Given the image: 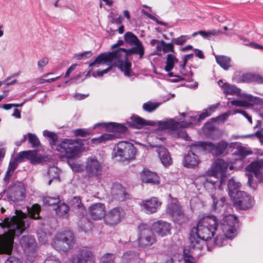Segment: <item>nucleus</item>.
<instances>
[{
    "label": "nucleus",
    "mask_w": 263,
    "mask_h": 263,
    "mask_svg": "<svg viewBox=\"0 0 263 263\" xmlns=\"http://www.w3.org/2000/svg\"><path fill=\"white\" fill-rule=\"evenodd\" d=\"M43 135L49 138V142L51 148L63 154L64 157L72 158L76 156L80 151L78 143L74 140L66 138L57 144L58 136L56 133L45 130Z\"/></svg>",
    "instance_id": "3"
},
{
    "label": "nucleus",
    "mask_w": 263,
    "mask_h": 263,
    "mask_svg": "<svg viewBox=\"0 0 263 263\" xmlns=\"http://www.w3.org/2000/svg\"><path fill=\"white\" fill-rule=\"evenodd\" d=\"M48 63V59L47 57L43 58L41 60L38 61L37 65L39 69L43 70V68Z\"/></svg>",
    "instance_id": "58"
},
{
    "label": "nucleus",
    "mask_w": 263,
    "mask_h": 263,
    "mask_svg": "<svg viewBox=\"0 0 263 263\" xmlns=\"http://www.w3.org/2000/svg\"><path fill=\"white\" fill-rule=\"evenodd\" d=\"M246 170L251 173L248 175V184L255 190L257 187V183L254 181V177H255L259 182H263V173L261 172L260 161L251 162L246 166Z\"/></svg>",
    "instance_id": "11"
},
{
    "label": "nucleus",
    "mask_w": 263,
    "mask_h": 263,
    "mask_svg": "<svg viewBox=\"0 0 263 263\" xmlns=\"http://www.w3.org/2000/svg\"><path fill=\"white\" fill-rule=\"evenodd\" d=\"M41 210V206L35 204L28 211L30 217L20 211V214L6 217L0 223V226L4 230V234L0 235V254H11L14 238L20 236L30 227L31 219L40 218Z\"/></svg>",
    "instance_id": "1"
},
{
    "label": "nucleus",
    "mask_w": 263,
    "mask_h": 263,
    "mask_svg": "<svg viewBox=\"0 0 263 263\" xmlns=\"http://www.w3.org/2000/svg\"><path fill=\"white\" fill-rule=\"evenodd\" d=\"M190 39V37L188 35H183L177 38H173L171 40L174 45L181 46L184 45Z\"/></svg>",
    "instance_id": "48"
},
{
    "label": "nucleus",
    "mask_w": 263,
    "mask_h": 263,
    "mask_svg": "<svg viewBox=\"0 0 263 263\" xmlns=\"http://www.w3.org/2000/svg\"><path fill=\"white\" fill-rule=\"evenodd\" d=\"M218 233L217 234L216 236L214 238V245L217 247H221L223 246V241L226 239V237L222 233L221 234L220 231H217Z\"/></svg>",
    "instance_id": "51"
},
{
    "label": "nucleus",
    "mask_w": 263,
    "mask_h": 263,
    "mask_svg": "<svg viewBox=\"0 0 263 263\" xmlns=\"http://www.w3.org/2000/svg\"><path fill=\"white\" fill-rule=\"evenodd\" d=\"M102 167L95 157H89L86 164V173L89 178L99 177L102 174Z\"/></svg>",
    "instance_id": "15"
},
{
    "label": "nucleus",
    "mask_w": 263,
    "mask_h": 263,
    "mask_svg": "<svg viewBox=\"0 0 263 263\" xmlns=\"http://www.w3.org/2000/svg\"><path fill=\"white\" fill-rule=\"evenodd\" d=\"M77 258V263H95L91 252L86 248L80 250Z\"/></svg>",
    "instance_id": "26"
},
{
    "label": "nucleus",
    "mask_w": 263,
    "mask_h": 263,
    "mask_svg": "<svg viewBox=\"0 0 263 263\" xmlns=\"http://www.w3.org/2000/svg\"><path fill=\"white\" fill-rule=\"evenodd\" d=\"M69 204L73 208H80L83 206L81 199L80 196H74L70 201Z\"/></svg>",
    "instance_id": "52"
},
{
    "label": "nucleus",
    "mask_w": 263,
    "mask_h": 263,
    "mask_svg": "<svg viewBox=\"0 0 263 263\" xmlns=\"http://www.w3.org/2000/svg\"><path fill=\"white\" fill-rule=\"evenodd\" d=\"M132 122H127V124L129 127L135 129H140L145 126H154L156 124L155 121H146L139 116H133L130 117Z\"/></svg>",
    "instance_id": "23"
},
{
    "label": "nucleus",
    "mask_w": 263,
    "mask_h": 263,
    "mask_svg": "<svg viewBox=\"0 0 263 263\" xmlns=\"http://www.w3.org/2000/svg\"><path fill=\"white\" fill-rule=\"evenodd\" d=\"M28 141L33 148L37 147L41 145L40 140L34 134L28 133Z\"/></svg>",
    "instance_id": "46"
},
{
    "label": "nucleus",
    "mask_w": 263,
    "mask_h": 263,
    "mask_svg": "<svg viewBox=\"0 0 263 263\" xmlns=\"http://www.w3.org/2000/svg\"><path fill=\"white\" fill-rule=\"evenodd\" d=\"M160 105V103L157 102H147L143 104V109L148 112H152L156 110Z\"/></svg>",
    "instance_id": "43"
},
{
    "label": "nucleus",
    "mask_w": 263,
    "mask_h": 263,
    "mask_svg": "<svg viewBox=\"0 0 263 263\" xmlns=\"http://www.w3.org/2000/svg\"><path fill=\"white\" fill-rule=\"evenodd\" d=\"M134 45L135 46L130 49L122 48L121 50L125 53L126 58L130 55L137 54L139 55V59H141L144 54V48L141 41Z\"/></svg>",
    "instance_id": "27"
},
{
    "label": "nucleus",
    "mask_w": 263,
    "mask_h": 263,
    "mask_svg": "<svg viewBox=\"0 0 263 263\" xmlns=\"http://www.w3.org/2000/svg\"><path fill=\"white\" fill-rule=\"evenodd\" d=\"M74 244L73 234L70 231H66L56 235L51 243L52 246L58 251L67 252Z\"/></svg>",
    "instance_id": "8"
},
{
    "label": "nucleus",
    "mask_w": 263,
    "mask_h": 263,
    "mask_svg": "<svg viewBox=\"0 0 263 263\" xmlns=\"http://www.w3.org/2000/svg\"><path fill=\"white\" fill-rule=\"evenodd\" d=\"M22 161L18 158L17 155L14 158L13 161H10L9 166L8 167V170L14 172L15 169L17 168L18 163L21 162Z\"/></svg>",
    "instance_id": "54"
},
{
    "label": "nucleus",
    "mask_w": 263,
    "mask_h": 263,
    "mask_svg": "<svg viewBox=\"0 0 263 263\" xmlns=\"http://www.w3.org/2000/svg\"><path fill=\"white\" fill-rule=\"evenodd\" d=\"M105 63L111 64L109 52H104L98 55L94 60L89 62V66H98L100 64Z\"/></svg>",
    "instance_id": "31"
},
{
    "label": "nucleus",
    "mask_w": 263,
    "mask_h": 263,
    "mask_svg": "<svg viewBox=\"0 0 263 263\" xmlns=\"http://www.w3.org/2000/svg\"><path fill=\"white\" fill-rule=\"evenodd\" d=\"M200 160L198 156L193 152H189L184 156L182 163L184 167L187 168H194L197 166Z\"/></svg>",
    "instance_id": "24"
},
{
    "label": "nucleus",
    "mask_w": 263,
    "mask_h": 263,
    "mask_svg": "<svg viewBox=\"0 0 263 263\" xmlns=\"http://www.w3.org/2000/svg\"><path fill=\"white\" fill-rule=\"evenodd\" d=\"M251 151L247 150L246 147L241 145L237 146L235 151L234 153V154L240 156V158H243L246 156L251 154Z\"/></svg>",
    "instance_id": "45"
},
{
    "label": "nucleus",
    "mask_w": 263,
    "mask_h": 263,
    "mask_svg": "<svg viewBox=\"0 0 263 263\" xmlns=\"http://www.w3.org/2000/svg\"><path fill=\"white\" fill-rule=\"evenodd\" d=\"M228 146V143L223 141L216 143L208 142V153H211L214 156L217 157L223 154Z\"/></svg>",
    "instance_id": "22"
},
{
    "label": "nucleus",
    "mask_w": 263,
    "mask_h": 263,
    "mask_svg": "<svg viewBox=\"0 0 263 263\" xmlns=\"http://www.w3.org/2000/svg\"><path fill=\"white\" fill-rule=\"evenodd\" d=\"M114 152V157H119V161L124 162L135 158L136 149L132 143L121 141L115 146Z\"/></svg>",
    "instance_id": "7"
},
{
    "label": "nucleus",
    "mask_w": 263,
    "mask_h": 263,
    "mask_svg": "<svg viewBox=\"0 0 263 263\" xmlns=\"http://www.w3.org/2000/svg\"><path fill=\"white\" fill-rule=\"evenodd\" d=\"M166 212L176 220L180 221L183 218V213L181 207L176 203H171L167 205Z\"/></svg>",
    "instance_id": "25"
},
{
    "label": "nucleus",
    "mask_w": 263,
    "mask_h": 263,
    "mask_svg": "<svg viewBox=\"0 0 263 263\" xmlns=\"http://www.w3.org/2000/svg\"><path fill=\"white\" fill-rule=\"evenodd\" d=\"M105 129L111 134H104L98 138H94L91 139L92 143H101L112 140L120 137L121 134H125L127 131V127L124 124H120L116 122H102L98 123L94 125L93 129L97 128Z\"/></svg>",
    "instance_id": "4"
},
{
    "label": "nucleus",
    "mask_w": 263,
    "mask_h": 263,
    "mask_svg": "<svg viewBox=\"0 0 263 263\" xmlns=\"http://www.w3.org/2000/svg\"><path fill=\"white\" fill-rule=\"evenodd\" d=\"M218 175H214L213 176L208 177L206 179L204 182V186L205 187H210L211 189H216V184L218 181V178L217 176Z\"/></svg>",
    "instance_id": "41"
},
{
    "label": "nucleus",
    "mask_w": 263,
    "mask_h": 263,
    "mask_svg": "<svg viewBox=\"0 0 263 263\" xmlns=\"http://www.w3.org/2000/svg\"><path fill=\"white\" fill-rule=\"evenodd\" d=\"M36 151L31 150L23 151L20 152L17 155L21 161L24 159H27L29 160L32 164H33V162L35 161V158H36Z\"/></svg>",
    "instance_id": "36"
},
{
    "label": "nucleus",
    "mask_w": 263,
    "mask_h": 263,
    "mask_svg": "<svg viewBox=\"0 0 263 263\" xmlns=\"http://www.w3.org/2000/svg\"><path fill=\"white\" fill-rule=\"evenodd\" d=\"M93 132L88 129L79 128L74 130V134L77 137H86L87 136L91 135Z\"/></svg>",
    "instance_id": "49"
},
{
    "label": "nucleus",
    "mask_w": 263,
    "mask_h": 263,
    "mask_svg": "<svg viewBox=\"0 0 263 263\" xmlns=\"http://www.w3.org/2000/svg\"><path fill=\"white\" fill-rule=\"evenodd\" d=\"M77 66V64H73L67 69L65 74V78H67L69 76L70 74L76 68Z\"/></svg>",
    "instance_id": "64"
},
{
    "label": "nucleus",
    "mask_w": 263,
    "mask_h": 263,
    "mask_svg": "<svg viewBox=\"0 0 263 263\" xmlns=\"http://www.w3.org/2000/svg\"><path fill=\"white\" fill-rule=\"evenodd\" d=\"M218 84L221 87L223 92L226 95H238L240 93V89L239 88L229 83H224L222 80H219Z\"/></svg>",
    "instance_id": "29"
},
{
    "label": "nucleus",
    "mask_w": 263,
    "mask_h": 263,
    "mask_svg": "<svg viewBox=\"0 0 263 263\" xmlns=\"http://www.w3.org/2000/svg\"><path fill=\"white\" fill-rule=\"evenodd\" d=\"M144 14L149 18L152 20L153 21H155L157 24L163 26H167V24L165 22H162L160 20H159L158 18H157L155 16H153L151 13H148L147 11H143Z\"/></svg>",
    "instance_id": "57"
},
{
    "label": "nucleus",
    "mask_w": 263,
    "mask_h": 263,
    "mask_svg": "<svg viewBox=\"0 0 263 263\" xmlns=\"http://www.w3.org/2000/svg\"><path fill=\"white\" fill-rule=\"evenodd\" d=\"M188 118H189L188 119L189 120V124H197L198 123L200 122L199 121H198V115L196 116H189Z\"/></svg>",
    "instance_id": "61"
},
{
    "label": "nucleus",
    "mask_w": 263,
    "mask_h": 263,
    "mask_svg": "<svg viewBox=\"0 0 263 263\" xmlns=\"http://www.w3.org/2000/svg\"><path fill=\"white\" fill-rule=\"evenodd\" d=\"M238 227V219L236 216L229 215L226 216L220 221V229L226 237L232 238L237 235V228Z\"/></svg>",
    "instance_id": "10"
},
{
    "label": "nucleus",
    "mask_w": 263,
    "mask_h": 263,
    "mask_svg": "<svg viewBox=\"0 0 263 263\" xmlns=\"http://www.w3.org/2000/svg\"><path fill=\"white\" fill-rule=\"evenodd\" d=\"M5 263H22L21 260L14 256H10L5 261Z\"/></svg>",
    "instance_id": "62"
},
{
    "label": "nucleus",
    "mask_w": 263,
    "mask_h": 263,
    "mask_svg": "<svg viewBox=\"0 0 263 263\" xmlns=\"http://www.w3.org/2000/svg\"><path fill=\"white\" fill-rule=\"evenodd\" d=\"M35 161L33 164H40L46 161V158L41 155H37L36 154V158H35Z\"/></svg>",
    "instance_id": "63"
},
{
    "label": "nucleus",
    "mask_w": 263,
    "mask_h": 263,
    "mask_svg": "<svg viewBox=\"0 0 263 263\" xmlns=\"http://www.w3.org/2000/svg\"><path fill=\"white\" fill-rule=\"evenodd\" d=\"M218 219L215 216L201 218L193 227L189 237L191 249L201 250L205 241L211 239L219 231Z\"/></svg>",
    "instance_id": "2"
},
{
    "label": "nucleus",
    "mask_w": 263,
    "mask_h": 263,
    "mask_svg": "<svg viewBox=\"0 0 263 263\" xmlns=\"http://www.w3.org/2000/svg\"><path fill=\"white\" fill-rule=\"evenodd\" d=\"M240 186V182L236 181L233 178L229 179L227 183L229 196H231V198H233L237 191H240L238 189Z\"/></svg>",
    "instance_id": "34"
},
{
    "label": "nucleus",
    "mask_w": 263,
    "mask_h": 263,
    "mask_svg": "<svg viewBox=\"0 0 263 263\" xmlns=\"http://www.w3.org/2000/svg\"><path fill=\"white\" fill-rule=\"evenodd\" d=\"M221 31L220 30H212L208 31L204 30L198 31V33L204 39L210 38L212 36L218 35Z\"/></svg>",
    "instance_id": "47"
},
{
    "label": "nucleus",
    "mask_w": 263,
    "mask_h": 263,
    "mask_svg": "<svg viewBox=\"0 0 263 263\" xmlns=\"http://www.w3.org/2000/svg\"><path fill=\"white\" fill-rule=\"evenodd\" d=\"M155 125H158L162 129L175 130L178 127L179 124V122L173 119L159 121L157 122H155Z\"/></svg>",
    "instance_id": "32"
},
{
    "label": "nucleus",
    "mask_w": 263,
    "mask_h": 263,
    "mask_svg": "<svg viewBox=\"0 0 263 263\" xmlns=\"http://www.w3.org/2000/svg\"><path fill=\"white\" fill-rule=\"evenodd\" d=\"M111 194L114 199L121 202L130 198V195L126 192L125 188L119 183L113 184Z\"/></svg>",
    "instance_id": "17"
},
{
    "label": "nucleus",
    "mask_w": 263,
    "mask_h": 263,
    "mask_svg": "<svg viewBox=\"0 0 263 263\" xmlns=\"http://www.w3.org/2000/svg\"><path fill=\"white\" fill-rule=\"evenodd\" d=\"M242 99L247 101L252 102H256L257 100L259 99L257 97H253L251 95L248 94H243L241 96Z\"/></svg>",
    "instance_id": "59"
},
{
    "label": "nucleus",
    "mask_w": 263,
    "mask_h": 263,
    "mask_svg": "<svg viewBox=\"0 0 263 263\" xmlns=\"http://www.w3.org/2000/svg\"><path fill=\"white\" fill-rule=\"evenodd\" d=\"M229 166L228 162L222 159H218L215 162L213 168V173L219 175L220 177V183L221 186L226 183L227 173L226 171Z\"/></svg>",
    "instance_id": "16"
},
{
    "label": "nucleus",
    "mask_w": 263,
    "mask_h": 263,
    "mask_svg": "<svg viewBox=\"0 0 263 263\" xmlns=\"http://www.w3.org/2000/svg\"><path fill=\"white\" fill-rule=\"evenodd\" d=\"M138 257L137 252L132 251H128L124 253L122 255V258L126 261H132L136 259Z\"/></svg>",
    "instance_id": "50"
},
{
    "label": "nucleus",
    "mask_w": 263,
    "mask_h": 263,
    "mask_svg": "<svg viewBox=\"0 0 263 263\" xmlns=\"http://www.w3.org/2000/svg\"><path fill=\"white\" fill-rule=\"evenodd\" d=\"M160 44V45L157 47V51H163L164 53H176L174 50V45L172 41L170 43H166L163 40H161Z\"/></svg>",
    "instance_id": "38"
},
{
    "label": "nucleus",
    "mask_w": 263,
    "mask_h": 263,
    "mask_svg": "<svg viewBox=\"0 0 263 263\" xmlns=\"http://www.w3.org/2000/svg\"><path fill=\"white\" fill-rule=\"evenodd\" d=\"M138 244L140 247L148 248L156 242V236L149 225L141 223L138 228Z\"/></svg>",
    "instance_id": "9"
},
{
    "label": "nucleus",
    "mask_w": 263,
    "mask_h": 263,
    "mask_svg": "<svg viewBox=\"0 0 263 263\" xmlns=\"http://www.w3.org/2000/svg\"><path fill=\"white\" fill-rule=\"evenodd\" d=\"M166 65L164 70L166 72H170L174 67V54H168L166 57Z\"/></svg>",
    "instance_id": "44"
},
{
    "label": "nucleus",
    "mask_w": 263,
    "mask_h": 263,
    "mask_svg": "<svg viewBox=\"0 0 263 263\" xmlns=\"http://www.w3.org/2000/svg\"><path fill=\"white\" fill-rule=\"evenodd\" d=\"M187 62H183V63L180 65V73L184 76L187 77V79L190 81L192 80V78L193 77V72L191 70L188 71V73H184V71L185 70V67L186 66Z\"/></svg>",
    "instance_id": "55"
},
{
    "label": "nucleus",
    "mask_w": 263,
    "mask_h": 263,
    "mask_svg": "<svg viewBox=\"0 0 263 263\" xmlns=\"http://www.w3.org/2000/svg\"><path fill=\"white\" fill-rule=\"evenodd\" d=\"M211 198L212 199V209L214 211L218 212L221 210V208H222L226 201V199L223 197H217L215 194L211 195Z\"/></svg>",
    "instance_id": "35"
},
{
    "label": "nucleus",
    "mask_w": 263,
    "mask_h": 263,
    "mask_svg": "<svg viewBox=\"0 0 263 263\" xmlns=\"http://www.w3.org/2000/svg\"><path fill=\"white\" fill-rule=\"evenodd\" d=\"M124 37L125 43L128 44L130 46H133L134 45L141 42L135 34L130 31L125 33Z\"/></svg>",
    "instance_id": "39"
},
{
    "label": "nucleus",
    "mask_w": 263,
    "mask_h": 263,
    "mask_svg": "<svg viewBox=\"0 0 263 263\" xmlns=\"http://www.w3.org/2000/svg\"><path fill=\"white\" fill-rule=\"evenodd\" d=\"M161 203L156 197L151 198L149 199L143 200L141 204L143 211L147 214L156 213L160 208Z\"/></svg>",
    "instance_id": "20"
},
{
    "label": "nucleus",
    "mask_w": 263,
    "mask_h": 263,
    "mask_svg": "<svg viewBox=\"0 0 263 263\" xmlns=\"http://www.w3.org/2000/svg\"><path fill=\"white\" fill-rule=\"evenodd\" d=\"M43 201L45 205L48 206L55 205L56 206L60 202L61 200L59 196L57 197L47 196L43 198Z\"/></svg>",
    "instance_id": "42"
},
{
    "label": "nucleus",
    "mask_w": 263,
    "mask_h": 263,
    "mask_svg": "<svg viewBox=\"0 0 263 263\" xmlns=\"http://www.w3.org/2000/svg\"><path fill=\"white\" fill-rule=\"evenodd\" d=\"M122 48L109 52L111 63L123 72L125 76L129 77L133 76L132 63L128 61V57L126 58L125 53L121 50Z\"/></svg>",
    "instance_id": "5"
},
{
    "label": "nucleus",
    "mask_w": 263,
    "mask_h": 263,
    "mask_svg": "<svg viewBox=\"0 0 263 263\" xmlns=\"http://www.w3.org/2000/svg\"><path fill=\"white\" fill-rule=\"evenodd\" d=\"M20 243L26 256H33L37 247L34 236L30 234L25 235L21 238Z\"/></svg>",
    "instance_id": "14"
},
{
    "label": "nucleus",
    "mask_w": 263,
    "mask_h": 263,
    "mask_svg": "<svg viewBox=\"0 0 263 263\" xmlns=\"http://www.w3.org/2000/svg\"><path fill=\"white\" fill-rule=\"evenodd\" d=\"M89 213L90 217L95 220L104 218L106 215V208L104 204L96 203L89 207Z\"/></svg>",
    "instance_id": "19"
},
{
    "label": "nucleus",
    "mask_w": 263,
    "mask_h": 263,
    "mask_svg": "<svg viewBox=\"0 0 263 263\" xmlns=\"http://www.w3.org/2000/svg\"><path fill=\"white\" fill-rule=\"evenodd\" d=\"M208 142H195L189 145L190 150L189 152H193L194 153L202 152H208Z\"/></svg>",
    "instance_id": "33"
},
{
    "label": "nucleus",
    "mask_w": 263,
    "mask_h": 263,
    "mask_svg": "<svg viewBox=\"0 0 263 263\" xmlns=\"http://www.w3.org/2000/svg\"><path fill=\"white\" fill-rule=\"evenodd\" d=\"M115 256L113 254L107 253L101 258L102 263H114Z\"/></svg>",
    "instance_id": "56"
},
{
    "label": "nucleus",
    "mask_w": 263,
    "mask_h": 263,
    "mask_svg": "<svg viewBox=\"0 0 263 263\" xmlns=\"http://www.w3.org/2000/svg\"><path fill=\"white\" fill-rule=\"evenodd\" d=\"M142 181L144 183L152 184H158L159 183V176L155 173L149 170L144 171L141 175Z\"/></svg>",
    "instance_id": "30"
},
{
    "label": "nucleus",
    "mask_w": 263,
    "mask_h": 263,
    "mask_svg": "<svg viewBox=\"0 0 263 263\" xmlns=\"http://www.w3.org/2000/svg\"><path fill=\"white\" fill-rule=\"evenodd\" d=\"M153 147H157L156 152L163 166L165 167L171 165L172 163V159L167 149L164 146L154 145Z\"/></svg>",
    "instance_id": "21"
},
{
    "label": "nucleus",
    "mask_w": 263,
    "mask_h": 263,
    "mask_svg": "<svg viewBox=\"0 0 263 263\" xmlns=\"http://www.w3.org/2000/svg\"><path fill=\"white\" fill-rule=\"evenodd\" d=\"M211 112H209L208 109H205L203 110V111H202V112L201 114H200L199 115H198V120L200 122L201 121L203 120L206 117L211 116Z\"/></svg>",
    "instance_id": "60"
},
{
    "label": "nucleus",
    "mask_w": 263,
    "mask_h": 263,
    "mask_svg": "<svg viewBox=\"0 0 263 263\" xmlns=\"http://www.w3.org/2000/svg\"><path fill=\"white\" fill-rule=\"evenodd\" d=\"M124 216L125 212L121 207L114 208L106 213L104 222L106 225L114 226L120 223Z\"/></svg>",
    "instance_id": "13"
},
{
    "label": "nucleus",
    "mask_w": 263,
    "mask_h": 263,
    "mask_svg": "<svg viewBox=\"0 0 263 263\" xmlns=\"http://www.w3.org/2000/svg\"><path fill=\"white\" fill-rule=\"evenodd\" d=\"M151 228L158 236L164 237L170 234L172 226L169 222L159 220L154 222Z\"/></svg>",
    "instance_id": "18"
},
{
    "label": "nucleus",
    "mask_w": 263,
    "mask_h": 263,
    "mask_svg": "<svg viewBox=\"0 0 263 263\" xmlns=\"http://www.w3.org/2000/svg\"><path fill=\"white\" fill-rule=\"evenodd\" d=\"M240 79L242 82H255L258 84H263V76L257 73H243Z\"/></svg>",
    "instance_id": "28"
},
{
    "label": "nucleus",
    "mask_w": 263,
    "mask_h": 263,
    "mask_svg": "<svg viewBox=\"0 0 263 263\" xmlns=\"http://www.w3.org/2000/svg\"><path fill=\"white\" fill-rule=\"evenodd\" d=\"M232 198L234 205L242 210L251 208L255 203L254 198L245 191H237Z\"/></svg>",
    "instance_id": "12"
},
{
    "label": "nucleus",
    "mask_w": 263,
    "mask_h": 263,
    "mask_svg": "<svg viewBox=\"0 0 263 263\" xmlns=\"http://www.w3.org/2000/svg\"><path fill=\"white\" fill-rule=\"evenodd\" d=\"M54 210L56 211L57 214L62 216H66L69 212V206L64 202H61L60 201L56 206V208H54Z\"/></svg>",
    "instance_id": "40"
},
{
    "label": "nucleus",
    "mask_w": 263,
    "mask_h": 263,
    "mask_svg": "<svg viewBox=\"0 0 263 263\" xmlns=\"http://www.w3.org/2000/svg\"><path fill=\"white\" fill-rule=\"evenodd\" d=\"M216 62L224 70L231 67V59L224 55H215Z\"/></svg>",
    "instance_id": "37"
},
{
    "label": "nucleus",
    "mask_w": 263,
    "mask_h": 263,
    "mask_svg": "<svg viewBox=\"0 0 263 263\" xmlns=\"http://www.w3.org/2000/svg\"><path fill=\"white\" fill-rule=\"evenodd\" d=\"M4 192L7 193L8 200L17 204H22L26 197V185L21 181L11 183Z\"/></svg>",
    "instance_id": "6"
},
{
    "label": "nucleus",
    "mask_w": 263,
    "mask_h": 263,
    "mask_svg": "<svg viewBox=\"0 0 263 263\" xmlns=\"http://www.w3.org/2000/svg\"><path fill=\"white\" fill-rule=\"evenodd\" d=\"M47 175L49 176V178L52 179L59 178L58 167L54 166L49 167L47 171Z\"/></svg>",
    "instance_id": "53"
}]
</instances>
